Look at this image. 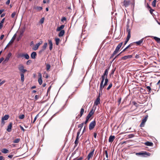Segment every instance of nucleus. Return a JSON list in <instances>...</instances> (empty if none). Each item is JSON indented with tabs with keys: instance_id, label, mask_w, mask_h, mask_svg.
<instances>
[{
	"instance_id": "28",
	"label": "nucleus",
	"mask_w": 160,
	"mask_h": 160,
	"mask_svg": "<svg viewBox=\"0 0 160 160\" xmlns=\"http://www.w3.org/2000/svg\"><path fill=\"white\" fill-rule=\"evenodd\" d=\"M153 38L158 43H160V38L156 37H153Z\"/></svg>"
},
{
	"instance_id": "20",
	"label": "nucleus",
	"mask_w": 160,
	"mask_h": 160,
	"mask_svg": "<svg viewBox=\"0 0 160 160\" xmlns=\"http://www.w3.org/2000/svg\"><path fill=\"white\" fill-rule=\"evenodd\" d=\"M9 118V116L8 115H5L3 117H2V121H3L4 120H8Z\"/></svg>"
},
{
	"instance_id": "49",
	"label": "nucleus",
	"mask_w": 160,
	"mask_h": 160,
	"mask_svg": "<svg viewBox=\"0 0 160 160\" xmlns=\"http://www.w3.org/2000/svg\"><path fill=\"white\" fill-rule=\"evenodd\" d=\"M44 19V18H42L41 19L40 21V23L41 24H42L43 23Z\"/></svg>"
},
{
	"instance_id": "26",
	"label": "nucleus",
	"mask_w": 160,
	"mask_h": 160,
	"mask_svg": "<svg viewBox=\"0 0 160 160\" xmlns=\"http://www.w3.org/2000/svg\"><path fill=\"white\" fill-rule=\"evenodd\" d=\"M34 8L38 11H41L42 9V7L39 6L34 7Z\"/></svg>"
},
{
	"instance_id": "6",
	"label": "nucleus",
	"mask_w": 160,
	"mask_h": 160,
	"mask_svg": "<svg viewBox=\"0 0 160 160\" xmlns=\"http://www.w3.org/2000/svg\"><path fill=\"white\" fill-rule=\"evenodd\" d=\"M95 111V110H94L93 108H92L86 117L90 118L91 117V116L93 114Z\"/></svg>"
},
{
	"instance_id": "30",
	"label": "nucleus",
	"mask_w": 160,
	"mask_h": 160,
	"mask_svg": "<svg viewBox=\"0 0 160 160\" xmlns=\"http://www.w3.org/2000/svg\"><path fill=\"white\" fill-rule=\"evenodd\" d=\"M130 37H129V36H127L126 40L125 41L124 43V46L122 47V48H123L124 47V46H125L126 45V44L127 43V42L129 40Z\"/></svg>"
},
{
	"instance_id": "23",
	"label": "nucleus",
	"mask_w": 160,
	"mask_h": 160,
	"mask_svg": "<svg viewBox=\"0 0 160 160\" xmlns=\"http://www.w3.org/2000/svg\"><path fill=\"white\" fill-rule=\"evenodd\" d=\"M143 38L142 39H141L139 41L134 42V43H136L137 44V45H140L143 42Z\"/></svg>"
},
{
	"instance_id": "39",
	"label": "nucleus",
	"mask_w": 160,
	"mask_h": 160,
	"mask_svg": "<svg viewBox=\"0 0 160 160\" xmlns=\"http://www.w3.org/2000/svg\"><path fill=\"white\" fill-rule=\"evenodd\" d=\"M25 56H24V58L27 59H28L29 58V55L27 53H26L25 54Z\"/></svg>"
},
{
	"instance_id": "10",
	"label": "nucleus",
	"mask_w": 160,
	"mask_h": 160,
	"mask_svg": "<svg viewBox=\"0 0 160 160\" xmlns=\"http://www.w3.org/2000/svg\"><path fill=\"white\" fill-rule=\"evenodd\" d=\"M94 149H93L92 151L90 152L88 154L87 157V159L88 160H89L90 158H92L93 155Z\"/></svg>"
},
{
	"instance_id": "41",
	"label": "nucleus",
	"mask_w": 160,
	"mask_h": 160,
	"mask_svg": "<svg viewBox=\"0 0 160 160\" xmlns=\"http://www.w3.org/2000/svg\"><path fill=\"white\" fill-rule=\"evenodd\" d=\"M112 83H111L108 86V87L107 88V90H109L111 88V87H112Z\"/></svg>"
},
{
	"instance_id": "53",
	"label": "nucleus",
	"mask_w": 160,
	"mask_h": 160,
	"mask_svg": "<svg viewBox=\"0 0 160 160\" xmlns=\"http://www.w3.org/2000/svg\"><path fill=\"white\" fill-rule=\"evenodd\" d=\"M121 98H120L118 99V105L120 104L121 103Z\"/></svg>"
},
{
	"instance_id": "52",
	"label": "nucleus",
	"mask_w": 160,
	"mask_h": 160,
	"mask_svg": "<svg viewBox=\"0 0 160 160\" xmlns=\"http://www.w3.org/2000/svg\"><path fill=\"white\" fill-rule=\"evenodd\" d=\"M39 98V96L38 95H36L35 96V100H37Z\"/></svg>"
},
{
	"instance_id": "58",
	"label": "nucleus",
	"mask_w": 160,
	"mask_h": 160,
	"mask_svg": "<svg viewBox=\"0 0 160 160\" xmlns=\"http://www.w3.org/2000/svg\"><path fill=\"white\" fill-rule=\"evenodd\" d=\"M145 124V123H143L142 121L141 124H140V126L141 127H143L144 126V125Z\"/></svg>"
},
{
	"instance_id": "63",
	"label": "nucleus",
	"mask_w": 160,
	"mask_h": 160,
	"mask_svg": "<svg viewBox=\"0 0 160 160\" xmlns=\"http://www.w3.org/2000/svg\"><path fill=\"white\" fill-rule=\"evenodd\" d=\"M20 128L22 130L23 132L25 131V130L23 128V127L22 126H20Z\"/></svg>"
},
{
	"instance_id": "59",
	"label": "nucleus",
	"mask_w": 160,
	"mask_h": 160,
	"mask_svg": "<svg viewBox=\"0 0 160 160\" xmlns=\"http://www.w3.org/2000/svg\"><path fill=\"white\" fill-rule=\"evenodd\" d=\"M66 18L65 17H62L61 19V21L62 22H63L64 21H66Z\"/></svg>"
},
{
	"instance_id": "43",
	"label": "nucleus",
	"mask_w": 160,
	"mask_h": 160,
	"mask_svg": "<svg viewBox=\"0 0 160 160\" xmlns=\"http://www.w3.org/2000/svg\"><path fill=\"white\" fill-rule=\"evenodd\" d=\"M84 125V123H82L80 124H79L78 126V128H80L81 129L82 128Z\"/></svg>"
},
{
	"instance_id": "44",
	"label": "nucleus",
	"mask_w": 160,
	"mask_h": 160,
	"mask_svg": "<svg viewBox=\"0 0 160 160\" xmlns=\"http://www.w3.org/2000/svg\"><path fill=\"white\" fill-rule=\"evenodd\" d=\"M25 116L24 114H22L19 115V118L21 119H23L24 118Z\"/></svg>"
},
{
	"instance_id": "4",
	"label": "nucleus",
	"mask_w": 160,
	"mask_h": 160,
	"mask_svg": "<svg viewBox=\"0 0 160 160\" xmlns=\"http://www.w3.org/2000/svg\"><path fill=\"white\" fill-rule=\"evenodd\" d=\"M16 34H15L13 37H12V39H11V40H10V41L8 43V44H7V45L6 47L5 48V49L7 47H9V46L12 44L13 42H14V40H15V38H16Z\"/></svg>"
},
{
	"instance_id": "18",
	"label": "nucleus",
	"mask_w": 160,
	"mask_h": 160,
	"mask_svg": "<svg viewBox=\"0 0 160 160\" xmlns=\"http://www.w3.org/2000/svg\"><path fill=\"white\" fill-rule=\"evenodd\" d=\"M65 27V25H61L60 27H58L56 29L57 31H61Z\"/></svg>"
},
{
	"instance_id": "57",
	"label": "nucleus",
	"mask_w": 160,
	"mask_h": 160,
	"mask_svg": "<svg viewBox=\"0 0 160 160\" xmlns=\"http://www.w3.org/2000/svg\"><path fill=\"white\" fill-rule=\"evenodd\" d=\"M25 54H24V53L20 54L19 55V56L20 57H24V56H24Z\"/></svg>"
},
{
	"instance_id": "36",
	"label": "nucleus",
	"mask_w": 160,
	"mask_h": 160,
	"mask_svg": "<svg viewBox=\"0 0 160 160\" xmlns=\"http://www.w3.org/2000/svg\"><path fill=\"white\" fill-rule=\"evenodd\" d=\"M20 140V138H17L15 139L13 141V142L15 143H18L19 142Z\"/></svg>"
},
{
	"instance_id": "27",
	"label": "nucleus",
	"mask_w": 160,
	"mask_h": 160,
	"mask_svg": "<svg viewBox=\"0 0 160 160\" xmlns=\"http://www.w3.org/2000/svg\"><path fill=\"white\" fill-rule=\"evenodd\" d=\"M1 151L2 152V153H5V154L7 153H8V152H9V151L8 149H5V148L2 149L1 150Z\"/></svg>"
},
{
	"instance_id": "24",
	"label": "nucleus",
	"mask_w": 160,
	"mask_h": 160,
	"mask_svg": "<svg viewBox=\"0 0 160 160\" xmlns=\"http://www.w3.org/2000/svg\"><path fill=\"white\" fill-rule=\"evenodd\" d=\"M122 44H123V42H121L120 43L118 44V45L117 46V47L116 48V49H117V50H118L119 51V49H120V48H121L122 46Z\"/></svg>"
},
{
	"instance_id": "2",
	"label": "nucleus",
	"mask_w": 160,
	"mask_h": 160,
	"mask_svg": "<svg viewBox=\"0 0 160 160\" xmlns=\"http://www.w3.org/2000/svg\"><path fill=\"white\" fill-rule=\"evenodd\" d=\"M18 69L21 72V73H24L26 72H27V70L24 69V67L22 64H19L18 67Z\"/></svg>"
},
{
	"instance_id": "61",
	"label": "nucleus",
	"mask_w": 160,
	"mask_h": 160,
	"mask_svg": "<svg viewBox=\"0 0 160 160\" xmlns=\"http://www.w3.org/2000/svg\"><path fill=\"white\" fill-rule=\"evenodd\" d=\"M3 26V23H1V22H0V29H1L2 27Z\"/></svg>"
},
{
	"instance_id": "38",
	"label": "nucleus",
	"mask_w": 160,
	"mask_h": 160,
	"mask_svg": "<svg viewBox=\"0 0 160 160\" xmlns=\"http://www.w3.org/2000/svg\"><path fill=\"white\" fill-rule=\"evenodd\" d=\"M51 67L50 65L49 64H47L46 65V69L47 71H48L50 69Z\"/></svg>"
},
{
	"instance_id": "17",
	"label": "nucleus",
	"mask_w": 160,
	"mask_h": 160,
	"mask_svg": "<svg viewBox=\"0 0 160 160\" xmlns=\"http://www.w3.org/2000/svg\"><path fill=\"white\" fill-rule=\"evenodd\" d=\"M48 44L49 45V49L50 50H51L52 49V43L51 40H48Z\"/></svg>"
},
{
	"instance_id": "12",
	"label": "nucleus",
	"mask_w": 160,
	"mask_h": 160,
	"mask_svg": "<svg viewBox=\"0 0 160 160\" xmlns=\"http://www.w3.org/2000/svg\"><path fill=\"white\" fill-rule=\"evenodd\" d=\"M99 94H100V93ZM99 95L100 94H99L98 97L97 98L96 100L94 102V105H97L100 103V98H99Z\"/></svg>"
},
{
	"instance_id": "48",
	"label": "nucleus",
	"mask_w": 160,
	"mask_h": 160,
	"mask_svg": "<svg viewBox=\"0 0 160 160\" xmlns=\"http://www.w3.org/2000/svg\"><path fill=\"white\" fill-rule=\"evenodd\" d=\"M82 158L80 157L79 158H76L73 159V160H82Z\"/></svg>"
},
{
	"instance_id": "40",
	"label": "nucleus",
	"mask_w": 160,
	"mask_h": 160,
	"mask_svg": "<svg viewBox=\"0 0 160 160\" xmlns=\"http://www.w3.org/2000/svg\"><path fill=\"white\" fill-rule=\"evenodd\" d=\"M38 82L40 85H41L42 83V78H39L38 79Z\"/></svg>"
},
{
	"instance_id": "13",
	"label": "nucleus",
	"mask_w": 160,
	"mask_h": 160,
	"mask_svg": "<svg viewBox=\"0 0 160 160\" xmlns=\"http://www.w3.org/2000/svg\"><path fill=\"white\" fill-rule=\"evenodd\" d=\"M127 31L128 33L127 36L131 37L130 34V27L128 24H127Z\"/></svg>"
},
{
	"instance_id": "16",
	"label": "nucleus",
	"mask_w": 160,
	"mask_h": 160,
	"mask_svg": "<svg viewBox=\"0 0 160 160\" xmlns=\"http://www.w3.org/2000/svg\"><path fill=\"white\" fill-rule=\"evenodd\" d=\"M132 57V55H129L128 56H125L121 58V60H125L128 58H130Z\"/></svg>"
},
{
	"instance_id": "51",
	"label": "nucleus",
	"mask_w": 160,
	"mask_h": 160,
	"mask_svg": "<svg viewBox=\"0 0 160 160\" xmlns=\"http://www.w3.org/2000/svg\"><path fill=\"white\" fill-rule=\"evenodd\" d=\"M146 88L148 90V92H151V88L150 86H148L146 87Z\"/></svg>"
},
{
	"instance_id": "37",
	"label": "nucleus",
	"mask_w": 160,
	"mask_h": 160,
	"mask_svg": "<svg viewBox=\"0 0 160 160\" xmlns=\"http://www.w3.org/2000/svg\"><path fill=\"white\" fill-rule=\"evenodd\" d=\"M78 139H77L76 138L75 141L74 142V143H75V146L74 147H76L77 146L78 144Z\"/></svg>"
},
{
	"instance_id": "32",
	"label": "nucleus",
	"mask_w": 160,
	"mask_h": 160,
	"mask_svg": "<svg viewBox=\"0 0 160 160\" xmlns=\"http://www.w3.org/2000/svg\"><path fill=\"white\" fill-rule=\"evenodd\" d=\"M108 81V77H106L105 80V82L104 84V87L106 86L107 85Z\"/></svg>"
},
{
	"instance_id": "3",
	"label": "nucleus",
	"mask_w": 160,
	"mask_h": 160,
	"mask_svg": "<svg viewBox=\"0 0 160 160\" xmlns=\"http://www.w3.org/2000/svg\"><path fill=\"white\" fill-rule=\"evenodd\" d=\"M96 124V122L95 120H94L90 124L89 128L90 130H92L93 129Z\"/></svg>"
},
{
	"instance_id": "46",
	"label": "nucleus",
	"mask_w": 160,
	"mask_h": 160,
	"mask_svg": "<svg viewBox=\"0 0 160 160\" xmlns=\"http://www.w3.org/2000/svg\"><path fill=\"white\" fill-rule=\"evenodd\" d=\"M16 14V12H14L11 14V17L12 18H14Z\"/></svg>"
},
{
	"instance_id": "9",
	"label": "nucleus",
	"mask_w": 160,
	"mask_h": 160,
	"mask_svg": "<svg viewBox=\"0 0 160 160\" xmlns=\"http://www.w3.org/2000/svg\"><path fill=\"white\" fill-rule=\"evenodd\" d=\"M47 46V43L46 42L44 43L43 45L42 46V49L39 51V53H41L44 51L46 48Z\"/></svg>"
},
{
	"instance_id": "60",
	"label": "nucleus",
	"mask_w": 160,
	"mask_h": 160,
	"mask_svg": "<svg viewBox=\"0 0 160 160\" xmlns=\"http://www.w3.org/2000/svg\"><path fill=\"white\" fill-rule=\"evenodd\" d=\"M153 11H154V10L153 9H151V8L150 9V10H149L150 12L152 14V12Z\"/></svg>"
},
{
	"instance_id": "22",
	"label": "nucleus",
	"mask_w": 160,
	"mask_h": 160,
	"mask_svg": "<svg viewBox=\"0 0 160 160\" xmlns=\"http://www.w3.org/2000/svg\"><path fill=\"white\" fill-rule=\"evenodd\" d=\"M37 55L36 53L35 52H33L32 53L31 56L32 58L35 59L36 58V56Z\"/></svg>"
},
{
	"instance_id": "14",
	"label": "nucleus",
	"mask_w": 160,
	"mask_h": 160,
	"mask_svg": "<svg viewBox=\"0 0 160 160\" xmlns=\"http://www.w3.org/2000/svg\"><path fill=\"white\" fill-rule=\"evenodd\" d=\"M115 138L114 136L111 135L109 137L108 142L112 143L114 141Z\"/></svg>"
},
{
	"instance_id": "15",
	"label": "nucleus",
	"mask_w": 160,
	"mask_h": 160,
	"mask_svg": "<svg viewBox=\"0 0 160 160\" xmlns=\"http://www.w3.org/2000/svg\"><path fill=\"white\" fill-rule=\"evenodd\" d=\"M12 128V123L10 122L8 126V128L7 129L8 132H10L11 131Z\"/></svg>"
},
{
	"instance_id": "7",
	"label": "nucleus",
	"mask_w": 160,
	"mask_h": 160,
	"mask_svg": "<svg viewBox=\"0 0 160 160\" xmlns=\"http://www.w3.org/2000/svg\"><path fill=\"white\" fill-rule=\"evenodd\" d=\"M122 3L123 6L125 7H127L129 5L130 3V1H126L124 0L123 1V2H122Z\"/></svg>"
},
{
	"instance_id": "34",
	"label": "nucleus",
	"mask_w": 160,
	"mask_h": 160,
	"mask_svg": "<svg viewBox=\"0 0 160 160\" xmlns=\"http://www.w3.org/2000/svg\"><path fill=\"white\" fill-rule=\"evenodd\" d=\"M81 130V128H80L79 130L78 131L77 134V137L76 138L77 139H79V135L80 133V132Z\"/></svg>"
},
{
	"instance_id": "45",
	"label": "nucleus",
	"mask_w": 160,
	"mask_h": 160,
	"mask_svg": "<svg viewBox=\"0 0 160 160\" xmlns=\"http://www.w3.org/2000/svg\"><path fill=\"white\" fill-rule=\"evenodd\" d=\"M32 62V61L31 60H29L27 61L26 64L27 65H29Z\"/></svg>"
},
{
	"instance_id": "56",
	"label": "nucleus",
	"mask_w": 160,
	"mask_h": 160,
	"mask_svg": "<svg viewBox=\"0 0 160 160\" xmlns=\"http://www.w3.org/2000/svg\"><path fill=\"white\" fill-rule=\"evenodd\" d=\"M38 114H37L36 116L35 117V118H34V120L33 122V123H34L35 121H36V120L37 119V117H38Z\"/></svg>"
},
{
	"instance_id": "62",
	"label": "nucleus",
	"mask_w": 160,
	"mask_h": 160,
	"mask_svg": "<svg viewBox=\"0 0 160 160\" xmlns=\"http://www.w3.org/2000/svg\"><path fill=\"white\" fill-rule=\"evenodd\" d=\"M44 77H45L46 78H48V74L47 73L45 74V76H43Z\"/></svg>"
},
{
	"instance_id": "1",
	"label": "nucleus",
	"mask_w": 160,
	"mask_h": 160,
	"mask_svg": "<svg viewBox=\"0 0 160 160\" xmlns=\"http://www.w3.org/2000/svg\"><path fill=\"white\" fill-rule=\"evenodd\" d=\"M136 154L137 155H141L143 157H146L147 156H150V153L147 152H142L137 153Z\"/></svg>"
},
{
	"instance_id": "5",
	"label": "nucleus",
	"mask_w": 160,
	"mask_h": 160,
	"mask_svg": "<svg viewBox=\"0 0 160 160\" xmlns=\"http://www.w3.org/2000/svg\"><path fill=\"white\" fill-rule=\"evenodd\" d=\"M42 41H40L38 43L36 44L35 46V47L32 48V49L36 51L37 50L39 46L42 44Z\"/></svg>"
},
{
	"instance_id": "21",
	"label": "nucleus",
	"mask_w": 160,
	"mask_h": 160,
	"mask_svg": "<svg viewBox=\"0 0 160 160\" xmlns=\"http://www.w3.org/2000/svg\"><path fill=\"white\" fill-rule=\"evenodd\" d=\"M145 144L147 146H153V143L152 142L148 141L145 142Z\"/></svg>"
},
{
	"instance_id": "64",
	"label": "nucleus",
	"mask_w": 160,
	"mask_h": 160,
	"mask_svg": "<svg viewBox=\"0 0 160 160\" xmlns=\"http://www.w3.org/2000/svg\"><path fill=\"white\" fill-rule=\"evenodd\" d=\"M4 157L2 156H0V160H4Z\"/></svg>"
},
{
	"instance_id": "54",
	"label": "nucleus",
	"mask_w": 160,
	"mask_h": 160,
	"mask_svg": "<svg viewBox=\"0 0 160 160\" xmlns=\"http://www.w3.org/2000/svg\"><path fill=\"white\" fill-rule=\"evenodd\" d=\"M105 78H106V76H105L103 74L102 76V80H105Z\"/></svg>"
},
{
	"instance_id": "35",
	"label": "nucleus",
	"mask_w": 160,
	"mask_h": 160,
	"mask_svg": "<svg viewBox=\"0 0 160 160\" xmlns=\"http://www.w3.org/2000/svg\"><path fill=\"white\" fill-rule=\"evenodd\" d=\"M60 41V39L59 38H56L55 39L56 44L57 45L59 44V42Z\"/></svg>"
},
{
	"instance_id": "11",
	"label": "nucleus",
	"mask_w": 160,
	"mask_h": 160,
	"mask_svg": "<svg viewBox=\"0 0 160 160\" xmlns=\"http://www.w3.org/2000/svg\"><path fill=\"white\" fill-rule=\"evenodd\" d=\"M12 53L11 52H9L8 55H7L6 58L5 59L4 62H7L9 60L10 58L12 56Z\"/></svg>"
},
{
	"instance_id": "25",
	"label": "nucleus",
	"mask_w": 160,
	"mask_h": 160,
	"mask_svg": "<svg viewBox=\"0 0 160 160\" xmlns=\"http://www.w3.org/2000/svg\"><path fill=\"white\" fill-rule=\"evenodd\" d=\"M109 69V67L105 70L104 73L103 74L104 75L106 76V77H108V75Z\"/></svg>"
},
{
	"instance_id": "31",
	"label": "nucleus",
	"mask_w": 160,
	"mask_h": 160,
	"mask_svg": "<svg viewBox=\"0 0 160 160\" xmlns=\"http://www.w3.org/2000/svg\"><path fill=\"white\" fill-rule=\"evenodd\" d=\"M20 75L21 76V80L22 82H23L24 80V73H21Z\"/></svg>"
},
{
	"instance_id": "33",
	"label": "nucleus",
	"mask_w": 160,
	"mask_h": 160,
	"mask_svg": "<svg viewBox=\"0 0 160 160\" xmlns=\"http://www.w3.org/2000/svg\"><path fill=\"white\" fill-rule=\"evenodd\" d=\"M157 1V0H154L152 2V7H155L156 6V2Z\"/></svg>"
},
{
	"instance_id": "47",
	"label": "nucleus",
	"mask_w": 160,
	"mask_h": 160,
	"mask_svg": "<svg viewBox=\"0 0 160 160\" xmlns=\"http://www.w3.org/2000/svg\"><path fill=\"white\" fill-rule=\"evenodd\" d=\"M89 118L86 117V121H85V122H84V124H87V123H88V120L89 119Z\"/></svg>"
},
{
	"instance_id": "55",
	"label": "nucleus",
	"mask_w": 160,
	"mask_h": 160,
	"mask_svg": "<svg viewBox=\"0 0 160 160\" xmlns=\"http://www.w3.org/2000/svg\"><path fill=\"white\" fill-rule=\"evenodd\" d=\"M134 135L133 134H130L128 135L129 138H131L134 137Z\"/></svg>"
},
{
	"instance_id": "8",
	"label": "nucleus",
	"mask_w": 160,
	"mask_h": 160,
	"mask_svg": "<svg viewBox=\"0 0 160 160\" xmlns=\"http://www.w3.org/2000/svg\"><path fill=\"white\" fill-rule=\"evenodd\" d=\"M104 81V80H102V81L101 82L99 89L100 92H102V89L105 87L104 86V84H103Z\"/></svg>"
},
{
	"instance_id": "19",
	"label": "nucleus",
	"mask_w": 160,
	"mask_h": 160,
	"mask_svg": "<svg viewBox=\"0 0 160 160\" xmlns=\"http://www.w3.org/2000/svg\"><path fill=\"white\" fill-rule=\"evenodd\" d=\"M65 33V31L64 30H62L61 31H60V32H59L58 35L59 37H61L63 36L64 34Z\"/></svg>"
},
{
	"instance_id": "29",
	"label": "nucleus",
	"mask_w": 160,
	"mask_h": 160,
	"mask_svg": "<svg viewBox=\"0 0 160 160\" xmlns=\"http://www.w3.org/2000/svg\"><path fill=\"white\" fill-rule=\"evenodd\" d=\"M84 112V109L83 108H82L81 109L80 112V114L78 115V116L79 117V118H80L82 116V115L83 113Z\"/></svg>"
},
{
	"instance_id": "50",
	"label": "nucleus",
	"mask_w": 160,
	"mask_h": 160,
	"mask_svg": "<svg viewBox=\"0 0 160 160\" xmlns=\"http://www.w3.org/2000/svg\"><path fill=\"white\" fill-rule=\"evenodd\" d=\"M105 154L106 155V156L107 157V158H108V151L107 150H105L104 151Z\"/></svg>"
},
{
	"instance_id": "42",
	"label": "nucleus",
	"mask_w": 160,
	"mask_h": 160,
	"mask_svg": "<svg viewBox=\"0 0 160 160\" xmlns=\"http://www.w3.org/2000/svg\"><path fill=\"white\" fill-rule=\"evenodd\" d=\"M115 69H116V68H114V69H113L112 71H111V72L110 74V75L111 76V75H113L115 70Z\"/></svg>"
}]
</instances>
